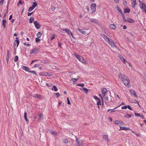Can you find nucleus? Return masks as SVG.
<instances>
[{"mask_svg":"<svg viewBox=\"0 0 146 146\" xmlns=\"http://www.w3.org/2000/svg\"><path fill=\"white\" fill-rule=\"evenodd\" d=\"M136 3L131 2V6L133 8H134L135 6Z\"/></svg>","mask_w":146,"mask_h":146,"instance_id":"43","label":"nucleus"},{"mask_svg":"<svg viewBox=\"0 0 146 146\" xmlns=\"http://www.w3.org/2000/svg\"><path fill=\"white\" fill-rule=\"evenodd\" d=\"M33 97L35 98H38L41 97V95L40 94H35L33 95Z\"/></svg>","mask_w":146,"mask_h":146,"instance_id":"16","label":"nucleus"},{"mask_svg":"<svg viewBox=\"0 0 146 146\" xmlns=\"http://www.w3.org/2000/svg\"><path fill=\"white\" fill-rule=\"evenodd\" d=\"M29 72L35 75L36 76L37 75L35 71H31L30 70Z\"/></svg>","mask_w":146,"mask_h":146,"instance_id":"29","label":"nucleus"},{"mask_svg":"<svg viewBox=\"0 0 146 146\" xmlns=\"http://www.w3.org/2000/svg\"><path fill=\"white\" fill-rule=\"evenodd\" d=\"M41 75L43 76H49L50 74L46 72H43L41 73Z\"/></svg>","mask_w":146,"mask_h":146,"instance_id":"19","label":"nucleus"},{"mask_svg":"<svg viewBox=\"0 0 146 146\" xmlns=\"http://www.w3.org/2000/svg\"><path fill=\"white\" fill-rule=\"evenodd\" d=\"M74 55L76 56V58L78 59L79 61L85 64H88V62H87L86 60L84 59L83 57L81 56L77 55L75 54H74Z\"/></svg>","mask_w":146,"mask_h":146,"instance_id":"2","label":"nucleus"},{"mask_svg":"<svg viewBox=\"0 0 146 146\" xmlns=\"http://www.w3.org/2000/svg\"><path fill=\"white\" fill-rule=\"evenodd\" d=\"M141 8H142V9H144L145 8H146V5L144 3H143L142 4Z\"/></svg>","mask_w":146,"mask_h":146,"instance_id":"25","label":"nucleus"},{"mask_svg":"<svg viewBox=\"0 0 146 146\" xmlns=\"http://www.w3.org/2000/svg\"><path fill=\"white\" fill-rule=\"evenodd\" d=\"M129 92L131 95L133 96L135 98L137 97V96L136 92L134 90L132 89L130 90H129Z\"/></svg>","mask_w":146,"mask_h":146,"instance_id":"8","label":"nucleus"},{"mask_svg":"<svg viewBox=\"0 0 146 146\" xmlns=\"http://www.w3.org/2000/svg\"><path fill=\"white\" fill-rule=\"evenodd\" d=\"M7 56H9V51L8 50L7 51Z\"/></svg>","mask_w":146,"mask_h":146,"instance_id":"61","label":"nucleus"},{"mask_svg":"<svg viewBox=\"0 0 146 146\" xmlns=\"http://www.w3.org/2000/svg\"><path fill=\"white\" fill-rule=\"evenodd\" d=\"M127 108V106H122L121 107V109H126Z\"/></svg>","mask_w":146,"mask_h":146,"instance_id":"51","label":"nucleus"},{"mask_svg":"<svg viewBox=\"0 0 146 146\" xmlns=\"http://www.w3.org/2000/svg\"><path fill=\"white\" fill-rule=\"evenodd\" d=\"M90 21L92 22L96 23V21L95 20H90Z\"/></svg>","mask_w":146,"mask_h":146,"instance_id":"55","label":"nucleus"},{"mask_svg":"<svg viewBox=\"0 0 146 146\" xmlns=\"http://www.w3.org/2000/svg\"><path fill=\"white\" fill-rule=\"evenodd\" d=\"M39 38H36L35 39V41L36 42H38L40 40V39Z\"/></svg>","mask_w":146,"mask_h":146,"instance_id":"42","label":"nucleus"},{"mask_svg":"<svg viewBox=\"0 0 146 146\" xmlns=\"http://www.w3.org/2000/svg\"><path fill=\"white\" fill-rule=\"evenodd\" d=\"M78 80V78L77 79H75V78H73L71 79V80L73 82H76Z\"/></svg>","mask_w":146,"mask_h":146,"instance_id":"36","label":"nucleus"},{"mask_svg":"<svg viewBox=\"0 0 146 146\" xmlns=\"http://www.w3.org/2000/svg\"><path fill=\"white\" fill-rule=\"evenodd\" d=\"M119 57L120 58V59H121L122 61L123 62L124 64H125L126 63L125 60L124 58L122 56L120 55L119 56Z\"/></svg>","mask_w":146,"mask_h":146,"instance_id":"17","label":"nucleus"},{"mask_svg":"<svg viewBox=\"0 0 146 146\" xmlns=\"http://www.w3.org/2000/svg\"><path fill=\"white\" fill-rule=\"evenodd\" d=\"M78 30L81 33L84 35H86L87 34L86 32L85 31H82L80 29H78Z\"/></svg>","mask_w":146,"mask_h":146,"instance_id":"21","label":"nucleus"},{"mask_svg":"<svg viewBox=\"0 0 146 146\" xmlns=\"http://www.w3.org/2000/svg\"><path fill=\"white\" fill-rule=\"evenodd\" d=\"M126 22L129 23H133L134 22V20H133L131 19H127Z\"/></svg>","mask_w":146,"mask_h":146,"instance_id":"18","label":"nucleus"},{"mask_svg":"<svg viewBox=\"0 0 146 146\" xmlns=\"http://www.w3.org/2000/svg\"><path fill=\"white\" fill-rule=\"evenodd\" d=\"M41 62L44 63H47V62L45 60H43V61H42Z\"/></svg>","mask_w":146,"mask_h":146,"instance_id":"59","label":"nucleus"},{"mask_svg":"<svg viewBox=\"0 0 146 146\" xmlns=\"http://www.w3.org/2000/svg\"><path fill=\"white\" fill-rule=\"evenodd\" d=\"M82 90L85 92L86 94H87L88 92V91L90 90L88 89L87 88H83Z\"/></svg>","mask_w":146,"mask_h":146,"instance_id":"26","label":"nucleus"},{"mask_svg":"<svg viewBox=\"0 0 146 146\" xmlns=\"http://www.w3.org/2000/svg\"><path fill=\"white\" fill-rule=\"evenodd\" d=\"M34 24L36 29H39L40 27V24L37 21H35L34 22Z\"/></svg>","mask_w":146,"mask_h":146,"instance_id":"10","label":"nucleus"},{"mask_svg":"<svg viewBox=\"0 0 146 146\" xmlns=\"http://www.w3.org/2000/svg\"><path fill=\"white\" fill-rule=\"evenodd\" d=\"M15 39L16 40L15 41L14 44L15 50L16 49H17V47L19 46V41L18 39V38L16 37L15 38Z\"/></svg>","mask_w":146,"mask_h":146,"instance_id":"4","label":"nucleus"},{"mask_svg":"<svg viewBox=\"0 0 146 146\" xmlns=\"http://www.w3.org/2000/svg\"><path fill=\"white\" fill-rule=\"evenodd\" d=\"M122 15L123 19V21H124L125 22H126L127 19H126L125 17V15L123 14H123Z\"/></svg>","mask_w":146,"mask_h":146,"instance_id":"37","label":"nucleus"},{"mask_svg":"<svg viewBox=\"0 0 146 146\" xmlns=\"http://www.w3.org/2000/svg\"><path fill=\"white\" fill-rule=\"evenodd\" d=\"M58 46L61 48V43L60 42H58Z\"/></svg>","mask_w":146,"mask_h":146,"instance_id":"57","label":"nucleus"},{"mask_svg":"<svg viewBox=\"0 0 146 146\" xmlns=\"http://www.w3.org/2000/svg\"><path fill=\"white\" fill-rule=\"evenodd\" d=\"M2 23V25L3 26L4 28L5 29V26L6 24V20L5 18L4 17L3 18Z\"/></svg>","mask_w":146,"mask_h":146,"instance_id":"11","label":"nucleus"},{"mask_svg":"<svg viewBox=\"0 0 146 146\" xmlns=\"http://www.w3.org/2000/svg\"><path fill=\"white\" fill-rule=\"evenodd\" d=\"M55 35L54 34L53 35H52V37L51 38L50 40H52L54 39L55 38Z\"/></svg>","mask_w":146,"mask_h":146,"instance_id":"50","label":"nucleus"},{"mask_svg":"<svg viewBox=\"0 0 146 146\" xmlns=\"http://www.w3.org/2000/svg\"><path fill=\"white\" fill-rule=\"evenodd\" d=\"M37 4L36 2H34L33 5L31 7H29L28 9V11L30 12L33 10L37 5Z\"/></svg>","mask_w":146,"mask_h":146,"instance_id":"9","label":"nucleus"},{"mask_svg":"<svg viewBox=\"0 0 146 146\" xmlns=\"http://www.w3.org/2000/svg\"><path fill=\"white\" fill-rule=\"evenodd\" d=\"M96 5L95 3H92L91 6V9L92 10V13H94L96 10Z\"/></svg>","mask_w":146,"mask_h":146,"instance_id":"5","label":"nucleus"},{"mask_svg":"<svg viewBox=\"0 0 146 146\" xmlns=\"http://www.w3.org/2000/svg\"><path fill=\"white\" fill-rule=\"evenodd\" d=\"M22 68L23 70H25L26 71L29 72L30 70V69L28 67L23 66L22 67Z\"/></svg>","mask_w":146,"mask_h":146,"instance_id":"14","label":"nucleus"},{"mask_svg":"<svg viewBox=\"0 0 146 146\" xmlns=\"http://www.w3.org/2000/svg\"><path fill=\"white\" fill-rule=\"evenodd\" d=\"M133 102L135 103H137L139 105V103H138V102L136 100H134Z\"/></svg>","mask_w":146,"mask_h":146,"instance_id":"52","label":"nucleus"},{"mask_svg":"<svg viewBox=\"0 0 146 146\" xmlns=\"http://www.w3.org/2000/svg\"><path fill=\"white\" fill-rule=\"evenodd\" d=\"M9 56H6V60L7 62L9 60Z\"/></svg>","mask_w":146,"mask_h":146,"instance_id":"58","label":"nucleus"},{"mask_svg":"<svg viewBox=\"0 0 146 146\" xmlns=\"http://www.w3.org/2000/svg\"><path fill=\"white\" fill-rule=\"evenodd\" d=\"M97 104L98 106L100 105L101 104V102L100 100H98V102L97 103Z\"/></svg>","mask_w":146,"mask_h":146,"instance_id":"44","label":"nucleus"},{"mask_svg":"<svg viewBox=\"0 0 146 146\" xmlns=\"http://www.w3.org/2000/svg\"><path fill=\"white\" fill-rule=\"evenodd\" d=\"M117 10L119 12L121 15L123 14V13L121 9L118 6L117 7Z\"/></svg>","mask_w":146,"mask_h":146,"instance_id":"20","label":"nucleus"},{"mask_svg":"<svg viewBox=\"0 0 146 146\" xmlns=\"http://www.w3.org/2000/svg\"><path fill=\"white\" fill-rule=\"evenodd\" d=\"M119 78L126 87L129 88L131 86L129 80L127 76L121 74L119 76Z\"/></svg>","mask_w":146,"mask_h":146,"instance_id":"1","label":"nucleus"},{"mask_svg":"<svg viewBox=\"0 0 146 146\" xmlns=\"http://www.w3.org/2000/svg\"><path fill=\"white\" fill-rule=\"evenodd\" d=\"M130 110H132V109L129 105H128L127 106V108Z\"/></svg>","mask_w":146,"mask_h":146,"instance_id":"46","label":"nucleus"},{"mask_svg":"<svg viewBox=\"0 0 146 146\" xmlns=\"http://www.w3.org/2000/svg\"><path fill=\"white\" fill-rule=\"evenodd\" d=\"M114 123L115 124L118 125L119 126H120V125H121L120 124L121 122L119 121H118V120L115 121L114 122Z\"/></svg>","mask_w":146,"mask_h":146,"instance_id":"22","label":"nucleus"},{"mask_svg":"<svg viewBox=\"0 0 146 146\" xmlns=\"http://www.w3.org/2000/svg\"><path fill=\"white\" fill-rule=\"evenodd\" d=\"M115 2L116 3H118L119 2V0H114Z\"/></svg>","mask_w":146,"mask_h":146,"instance_id":"62","label":"nucleus"},{"mask_svg":"<svg viewBox=\"0 0 146 146\" xmlns=\"http://www.w3.org/2000/svg\"><path fill=\"white\" fill-rule=\"evenodd\" d=\"M130 10L129 8H125L124 10V12L125 13H129L130 12Z\"/></svg>","mask_w":146,"mask_h":146,"instance_id":"24","label":"nucleus"},{"mask_svg":"<svg viewBox=\"0 0 146 146\" xmlns=\"http://www.w3.org/2000/svg\"><path fill=\"white\" fill-rule=\"evenodd\" d=\"M24 44L25 45H27V46H29L30 45V44H26L25 43H24Z\"/></svg>","mask_w":146,"mask_h":146,"instance_id":"60","label":"nucleus"},{"mask_svg":"<svg viewBox=\"0 0 146 146\" xmlns=\"http://www.w3.org/2000/svg\"><path fill=\"white\" fill-rule=\"evenodd\" d=\"M101 35L104 38V39H105L106 40L107 39V38H109L108 37L106 36V35L103 34H101Z\"/></svg>","mask_w":146,"mask_h":146,"instance_id":"23","label":"nucleus"},{"mask_svg":"<svg viewBox=\"0 0 146 146\" xmlns=\"http://www.w3.org/2000/svg\"><path fill=\"white\" fill-rule=\"evenodd\" d=\"M38 65L37 64H35L34 65V67L35 68V67H38Z\"/></svg>","mask_w":146,"mask_h":146,"instance_id":"63","label":"nucleus"},{"mask_svg":"<svg viewBox=\"0 0 146 146\" xmlns=\"http://www.w3.org/2000/svg\"><path fill=\"white\" fill-rule=\"evenodd\" d=\"M4 0H1L0 1V5H2Z\"/></svg>","mask_w":146,"mask_h":146,"instance_id":"48","label":"nucleus"},{"mask_svg":"<svg viewBox=\"0 0 146 146\" xmlns=\"http://www.w3.org/2000/svg\"><path fill=\"white\" fill-rule=\"evenodd\" d=\"M62 30L63 31H65L64 32V33L66 32L69 35H71L72 36L73 38H74L72 33L68 29L66 28L65 29H62Z\"/></svg>","mask_w":146,"mask_h":146,"instance_id":"6","label":"nucleus"},{"mask_svg":"<svg viewBox=\"0 0 146 146\" xmlns=\"http://www.w3.org/2000/svg\"><path fill=\"white\" fill-rule=\"evenodd\" d=\"M33 14V13L32 12H31V13H28V16H30V15H31Z\"/></svg>","mask_w":146,"mask_h":146,"instance_id":"56","label":"nucleus"},{"mask_svg":"<svg viewBox=\"0 0 146 146\" xmlns=\"http://www.w3.org/2000/svg\"><path fill=\"white\" fill-rule=\"evenodd\" d=\"M135 115L136 116H139V117H140V116H141V115H140L139 113H136V112L135 113Z\"/></svg>","mask_w":146,"mask_h":146,"instance_id":"47","label":"nucleus"},{"mask_svg":"<svg viewBox=\"0 0 146 146\" xmlns=\"http://www.w3.org/2000/svg\"><path fill=\"white\" fill-rule=\"evenodd\" d=\"M62 142L64 143H67L68 142V141L67 139H64L63 140Z\"/></svg>","mask_w":146,"mask_h":146,"instance_id":"35","label":"nucleus"},{"mask_svg":"<svg viewBox=\"0 0 146 146\" xmlns=\"http://www.w3.org/2000/svg\"><path fill=\"white\" fill-rule=\"evenodd\" d=\"M109 28L111 29H115L116 28V26L115 24H111L110 25Z\"/></svg>","mask_w":146,"mask_h":146,"instance_id":"15","label":"nucleus"},{"mask_svg":"<svg viewBox=\"0 0 146 146\" xmlns=\"http://www.w3.org/2000/svg\"><path fill=\"white\" fill-rule=\"evenodd\" d=\"M34 18L33 17H31L29 19V23H33V21L34 20Z\"/></svg>","mask_w":146,"mask_h":146,"instance_id":"33","label":"nucleus"},{"mask_svg":"<svg viewBox=\"0 0 146 146\" xmlns=\"http://www.w3.org/2000/svg\"><path fill=\"white\" fill-rule=\"evenodd\" d=\"M50 133L55 136H56L57 135V133L56 132L52 130H51Z\"/></svg>","mask_w":146,"mask_h":146,"instance_id":"31","label":"nucleus"},{"mask_svg":"<svg viewBox=\"0 0 146 146\" xmlns=\"http://www.w3.org/2000/svg\"><path fill=\"white\" fill-rule=\"evenodd\" d=\"M12 15H10V16H9V20H10L12 18Z\"/></svg>","mask_w":146,"mask_h":146,"instance_id":"64","label":"nucleus"},{"mask_svg":"<svg viewBox=\"0 0 146 146\" xmlns=\"http://www.w3.org/2000/svg\"><path fill=\"white\" fill-rule=\"evenodd\" d=\"M105 98L106 100L107 101H109V99L108 98V97L106 96Z\"/></svg>","mask_w":146,"mask_h":146,"instance_id":"54","label":"nucleus"},{"mask_svg":"<svg viewBox=\"0 0 146 146\" xmlns=\"http://www.w3.org/2000/svg\"><path fill=\"white\" fill-rule=\"evenodd\" d=\"M38 50V49L37 48H35L32 50H31L30 51V54H32L34 52H36Z\"/></svg>","mask_w":146,"mask_h":146,"instance_id":"13","label":"nucleus"},{"mask_svg":"<svg viewBox=\"0 0 146 146\" xmlns=\"http://www.w3.org/2000/svg\"><path fill=\"white\" fill-rule=\"evenodd\" d=\"M24 117L25 120L27 121H28V119L27 117V113L25 112L24 114Z\"/></svg>","mask_w":146,"mask_h":146,"instance_id":"32","label":"nucleus"},{"mask_svg":"<svg viewBox=\"0 0 146 146\" xmlns=\"http://www.w3.org/2000/svg\"><path fill=\"white\" fill-rule=\"evenodd\" d=\"M37 115L40 118H41L42 117V115L40 113H38Z\"/></svg>","mask_w":146,"mask_h":146,"instance_id":"40","label":"nucleus"},{"mask_svg":"<svg viewBox=\"0 0 146 146\" xmlns=\"http://www.w3.org/2000/svg\"><path fill=\"white\" fill-rule=\"evenodd\" d=\"M55 94H56L57 98L59 97L60 96V94L58 92L57 93H55Z\"/></svg>","mask_w":146,"mask_h":146,"instance_id":"45","label":"nucleus"},{"mask_svg":"<svg viewBox=\"0 0 146 146\" xmlns=\"http://www.w3.org/2000/svg\"><path fill=\"white\" fill-rule=\"evenodd\" d=\"M93 97L96 100H100V99L98 97H97L96 96H93Z\"/></svg>","mask_w":146,"mask_h":146,"instance_id":"41","label":"nucleus"},{"mask_svg":"<svg viewBox=\"0 0 146 146\" xmlns=\"http://www.w3.org/2000/svg\"><path fill=\"white\" fill-rule=\"evenodd\" d=\"M67 104H68L70 105L71 104L70 102V100H69V98H67Z\"/></svg>","mask_w":146,"mask_h":146,"instance_id":"49","label":"nucleus"},{"mask_svg":"<svg viewBox=\"0 0 146 146\" xmlns=\"http://www.w3.org/2000/svg\"><path fill=\"white\" fill-rule=\"evenodd\" d=\"M102 95L104 97L106 94L107 93V90L105 88H104L102 89Z\"/></svg>","mask_w":146,"mask_h":146,"instance_id":"12","label":"nucleus"},{"mask_svg":"<svg viewBox=\"0 0 146 146\" xmlns=\"http://www.w3.org/2000/svg\"><path fill=\"white\" fill-rule=\"evenodd\" d=\"M42 34L40 32H38L36 34V36L38 38H40Z\"/></svg>","mask_w":146,"mask_h":146,"instance_id":"34","label":"nucleus"},{"mask_svg":"<svg viewBox=\"0 0 146 146\" xmlns=\"http://www.w3.org/2000/svg\"><path fill=\"white\" fill-rule=\"evenodd\" d=\"M103 139L106 140L108 141V135H104L103 136Z\"/></svg>","mask_w":146,"mask_h":146,"instance_id":"30","label":"nucleus"},{"mask_svg":"<svg viewBox=\"0 0 146 146\" xmlns=\"http://www.w3.org/2000/svg\"><path fill=\"white\" fill-rule=\"evenodd\" d=\"M132 116V114H126L125 116H124V117L126 118H131Z\"/></svg>","mask_w":146,"mask_h":146,"instance_id":"27","label":"nucleus"},{"mask_svg":"<svg viewBox=\"0 0 146 146\" xmlns=\"http://www.w3.org/2000/svg\"><path fill=\"white\" fill-rule=\"evenodd\" d=\"M18 58H19L18 56H16L15 58L14 61L15 62H17L18 60Z\"/></svg>","mask_w":146,"mask_h":146,"instance_id":"39","label":"nucleus"},{"mask_svg":"<svg viewBox=\"0 0 146 146\" xmlns=\"http://www.w3.org/2000/svg\"><path fill=\"white\" fill-rule=\"evenodd\" d=\"M106 41L112 47H116L114 42L112 40L110 39L109 38H107V39L106 40Z\"/></svg>","mask_w":146,"mask_h":146,"instance_id":"3","label":"nucleus"},{"mask_svg":"<svg viewBox=\"0 0 146 146\" xmlns=\"http://www.w3.org/2000/svg\"><path fill=\"white\" fill-rule=\"evenodd\" d=\"M77 86H78L84 87V84L83 83H80L78 84Z\"/></svg>","mask_w":146,"mask_h":146,"instance_id":"38","label":"nucleus"},{"mask_svg":"<svg viewBox=\"0 0 146 146\" xmlns=\"http://www.w3.org/2000/svg\"><path fill=\"white\" fill-rule=\"evenodd\" d=\"M53 88H52V90H54L55 92H57L58 91V89L57 88V87L56 86H54V85L53 86Z\"/></svg>","mask_w":146,"mask_h":146,"instance_id":"28","label":"nucleus"},{"mask_svg":"<svg viewBox=\"0 0 146 146\" xmlns=\"http://www.w3.org/2000/svg\"><path fill=\"white\" fill-rule=\"evenodd\" d=\"M120 129L119 130H130L133 133H135V132L132 129H131L129 127H122L120 126Z\"/></svg>","mask_w":146,"mask_h":146,"instance_id":"7","label":"nucleus"},{"mask_svg":"<svg viewBox=\"0 0 146 146\" xmlns=\"http://www.w3.org/2000/svg\"><path fill=\"white\" fill-rule=\"evenodd\" d=\"M56 9V7L54 6L52 7L51 9L52 11Z\"/></svg>","mask_w":146,"mask_h":146,"instance_id":"53","label":"nucleus"}]
</instances>
